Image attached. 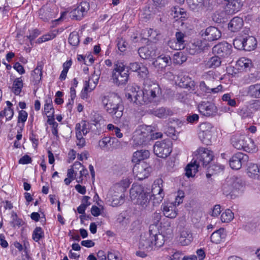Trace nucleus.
Segmentation results:
<instances>
[{"label": "nucleus", "mask_w": 260, "mask_h": 260, "mask_svg": "<svg viewBox=\"0 0 260 260\" xmlns=\"http://www.w3.org/2000/svg\"><path fill=\"white\" fill-rule=\"evenodd\" d=\"M44 237V232L40 227H37L33 231L32 238L36 242H38Z\"/></svg>", "instance_id": "obj_49"}, {"label": "nucleus", "mask_w": 260, "mask_h": 260, "mask_svg": "<svg viewBox=\"0 0 260 260\" xmlns=\"http://www.w3.org/2000/svg\"><path fill=\"white\" fill-rule=\"evenodd\" d=\"M56 10L55 7L50 8L48 6L43 7L39 12V15L40 19L44 21H48L56 17Z\"/></svg>", "instance_id": "obj_24"}, {"label": "nucleus", "mask_w": 260, "mask_h": 260, "mask_svg": "<svg viewBox=\"0 0 260 260\" xmlns=\"http://www.w3.org/2000/svg\"><path fill=\"white\" fill-rule=\"evenodd\" d=\"M129 197L131 201L141 211L146 210L150 205L151 198L149 193L145 191L141 185L133 184L129 191Z\"/></svg>", "instance_id": "obj_5"}, {"label": "nucleus", "mask_w": 260, "mask_h": 260, "mask_svg": "<svg viewBox=\"0 0 260 260\" xmlns=\"http://www.w3.org/2000/svg\"><path fill=\"white\" fill-rule=\"evenodd\" d=\"M187 3L190 9L194 10L204 5V0H187Z\"/></svg>", "instance_id": "obj_51"}, {"label": "nucleus", "mask_w": 260, "mask_h": 260, "mask_svg": "<svg viewBox=\"0 0 260 260\" xmlns=\"http://www.w3.org/2000/svg\"><path fill=\"white\" fill-rule=\"evenodd\" d=\"M224 229L220 228L213 232L211 235V241L214 243L218 244L220 243L225 238Z\"/></svg>", "instance_id": "obj_35"}, {"label": "nucleus", "mask_w": 260, "mask_h": 260, "mask_svg": "<svg viewBox=\"0 0 260 260\" xmlns=\"http://www.w3.org/2000/svg\"><path fill=\"white\" fill-rule=\"evenodd\" d=\"M213 125L209 122H203L199 126V138L203 143L209 145L211 142Z\"/></svg>", "instance_id": "obj_14"}, {"label": "nucleus", "mask_w": 260, "mask_h": 260, "mask_svg": "<svg viewBox=\"0 0 260 260\" xmlns=\"http://www.w3.org/2000/svg\"><path fill=\"white\" fill-rule=\"evenodd\" d=\"M114 140H116L115 138L106 137L99 141V145L101 148L105 149L108 147L109 145H111V142L113 143Z\"/></svg>", "instance_id": "obj_48"}, {"label": "nucleus", "mask_w": 260, "mask_h": 260, "mask_svg": "<svg viewBox=\"0 0 260 260\" xmlns=\"http://www.w3.org/2000/svg\"><path fill=\"white\" fill-rule=\"evenodd\" d=\"M44 112L48 117L54 116V110L52 105V102L51 98H48L45 101L44 105Z\"/></svg>", "instance_id": "obj_41"}, {"label": "nucleus", "mask_w": 260, "mask_h": 260, "mask_svg": "<svg viewBox=\"0 0 260 260\" xmlns=\"http://www.w3.org/2000/svg\"><path fill=\"white\" fill-rule=\"evenodd\" d=\"M185 60V57L182 56V54L180 52H177L174 54V61L175 63H182Z\"/></svg>", "instance_id": "obj_60"}, {"label": "nucleus", "mask_w": 260, "mask_h": 260, "mask_svg": "<svg viewBox=\"0 0 260 260\" xmlns=\"http://www.w3.org/2000/svg\"><path fill=\"white\" fill-rule=\"evenodd\" d=\"M80 40L78 34L73 31L70 34L69 43L73 46H77L79 44Z\"/></svg>", "instance_id": "obj_45"}, {"label": "nucleus", "mask_w": 260, "mask_h": 260, "mask_svg": "<svg viewBox=\"0 0 260 260\" xmlns=\"http://www.w3.org/2000/svg\"><path fill=\"white\" fill-rule=\"evenodd\" d=\"M247 93L252 98H260V83L250 85L247 88Z\"/></svg>", "instance_id": "obj_34"}, {"label": "nucleus", "mask_w": 260, "mask_h": 260, "mask_svg": "<svg viewBox=\"0 0 260 260\" xmlns=\"http://www.w3.org/2000/svg\"><path fill=\"white\" fill-rule=\"evenodd\" d=\"M43 64L42 62H39L37 67L34 70L32 75L37 80H40L42 75Z\"/></svg>", "instance_id": "obj_52"}, {"label": "nucleus", "mask_w": 260, "mask_h": 260, "mask_svg": "<svg viewBox=\"0 0 260 260\" xmlns=\"http://www.w3.org/2000/svg\"><path fill=\"white\" fill-rule=\"evenodd\" d=\"M182 86L184 88H192L194 85V82L188 76H184L181 79Z\"/></svg>", "instance_id": "obj_46"}, {"label": "nucleus", "mask_w": 260, "mask_h": 260, "mask_svg": "<svg viewBox=\"0 0 260 260\" xmlns=\"http://www.w3.org/2000/svg\"><path fill=\"white\" fill-rule=\"evenodd\" d=\"M231 143L236 149L243 150L249 153H254L258 150L253 140L245 135L236 134L232 136Z\"/></svg>", "instance_id": "obj_7"}, {"label": "nucleus", "mask_w": 260, "mask_h": 260, "mask_svg": "<svg viewBox=\"0 0 260 260\" xmlns=\"http://www.w3.org/2000/svg\"><path fill=\"white\" fill-rule=\"evenodd\" d=\"M244 39H235L233 41L234 47L238 49H244Z\"/></svg>", "instance_id": "obj_58"}, {"label": "nucleus", "mask_w": 260, "mask_h": 260, "mask_svg": "<svg viewBox=\"0 0 260 260\" xmlns=\"http://www.w3.org/2000/svg\"><path fill=\"white\" fill-rule=\"evenodd\" d=\"M109 196L111 197V205L116 207L122 205L125 201V193L121 190L115 189L114 186L110 189Z\"/></svg>", "instance_id": "obj_18"}, {"label": "nucleus", "mask_w": 260, "mask_h": 260, "mask_svg": "<svg viewBox=\"0 0 260 260\" xmlns=\"http://www.w3.org/2000/svg\"><path fill=\"white\" fill-rule=\"evenodd\" d=\"M176 40L170 41L168 44L174 50H181L185 48V35L183 33L178 31L175 34Z\"/></svg>", "instance_id": "obj_22"}, {"label": "nucleus", "mask_w": 260, "mask_h": 260, "mask_svg": "<svg viewBox=\"0 0 260 260\" xmlns=\"http://www.w3.org/2000/svg\"><path fill=\"white\" fill-rule=\"evenodd\" d=\"M227 2L224 12L219 14L218 12H216L214 13L213 19L216 22H221L223 20L226 14L232 15L239 11L242 6L240 0H232Z\"/></svg>", "instance_id": "obj_11"}, {"label": "nucleus", "mask_w": 260, "mask_h": 260, "mask_svg": "<svg viewBox=\"0 0 260 260\" xmlns=\"http://www.w3.org/2000/svg\"><path fill=\"white\" fill-rule=\"evenodd\" d=\"M171 63V59L169 56H159L153 62V64L158 71H162Z\"/></svg>", "instance_id": "obj_26"}, {"label": "nucleus", "mask_w": 260, "mask_h": 260, "mask_svg": "<svg viewBox=\"0 0 260 260\" xmlns=\"http://www.w3.org/2000/svg\"><path fill=\"white\" fill-rule=\"evenodd\" d=\"M129 74L125 70V64L119 61L114 63L111 79L114 84L120 86L125 85L128 80Z\"/></svg>", "instance_id": "obj_8"}, {"label": "nucleus", "mask_w": 260, "mask_h": 260, "mask_svg": "<svg viewBox=\"0 0 260 260\" xmlns=\"http://www.w3.org/2000/svg\"><path fill=\"white\" fill-rule=\"evenodd\" d=\"M243 26V19L239 17L233 18L229 23V28L232 31H239Z\"/></svg>", "instance_id": "obj_31"}, {"label": "nucleus", "mask_w": 260, "mask_h": 260, "mask_svg": "<svg viewBox=\"0 0 260 260\" xmlns=\"http://www.w3.org/2000/svg\"><path fill=\"white\" fill-rule=\"evenodd\" d=\"M56 35V33L54 32V31H50L48 34H46L41 37L39 38L37 40L38 43H41L50 40L54 39Z\"/></svg>", "instance_id": "obj_50"}, {"label": "nucleus", "mask_w": 260, "mask_h": 260, "mask_svg": "<svg viewBox=\"0 0 260 260\" xmlns=\"http://www.w3.org/2000/svg\"><path fill=\"white\" fill-rule=\"evenodd\" d=\"M23 80L22 77L16 78L13 82L12 91L15 95H19L23 87Z\"/></svg>", "instance_id": "obj_42"}, {"label": "nucleus", "mask_w": 260, "mask_h": 260, "mask_svg": "<svg viewBox=\"0 0 260 260\" xmlns=\"http://www.w3.org/2000/svg\"><path fill=\"white\" fill-rule=\"evenodd\" d=\"M117 45L120 52H123L126 50L127 44L122 38H119L118 39Z\"/></svg>", "instance_id": "obj_56"}, {"label": "nucleus", "mask_w": 260, "mask_h": 260, "mask_svg": "<svg viewBox=\"0 0 260 260\" xmlns=\"http://www.w3.org/2000/svg\"><path fill=\"white\" fill-rule=\"evenodd\" d=\"M91 122L94 125L98 124H101L103 122V118L102 116L98 113L93 112L91 114Z\"/></svg>", "instance_id": "obj_47"}, {"label": "nucleus", "mask_w": 260, "mask_h": 260, "mask_svg": "<svg viewBox=\"0 0 260 260\" xmlns=\"http://www.w3.org/2000/svg\"><path fill=\"white\" fill-rule=\"evenodd\" d=\"M5 116L6 120H10L14 114L13 110L11 108H7L4 109Z\"/></svg>", "instance_id": "obj_63"}, {"label": "nucleus", "mask_w": 260, "mask_h": 260, "mask_svg": "<svg viewBox=\"0 0 260 260\" xmlns=\"http://www.w3.org/2000/svg\"><path fill=\"white\" fill-rule=\"evenodd\" d=\"M244 50L248 51L253 50L257 44L255 38L252 36H248L244 38Z\"/></svg>", "instance_id": "obj_36"}, {"label": "nucleus", "mask_w": 260, "mask_h": 260, "mask_svg": "<svg viewBox=\"0 0 260 260\" xmlns=\"http://www.w3.org/2000/svg\"><path fill=\"white\" fill-rule=\"evenodd\" d=\"M205 81L201 82L200 90L206 93H217L223 91V86L219 84L222 78L217 72L210 71L204 75Z\"/></svg>", "instance_id": "obj_4"}, {"label": "nucleus", "mask_w": 260, "mask_h": 260, "mask_svg": "<svg viewBox=\"0 0 260 260\" xmlns=\"http://www.w3.org/2000/svg\"><path fill=\"white\" fill-rule=\"evenodd\" d=\"M208 41L207 40H197L189 46L188 52L190 54L198 53L208 49L209 47Z\"/></svg>", "instance_id": "obj_21"}, {"label": "nucleus", "mask_w": 260, "mask_h": 260, "mask_svg": "<svg viewBox=\"0 0 260 260\" xmlns=\"http://www.w3.org/2000/svg\"><path fill=\"white\" fill-rule=\"evenodd\" d=\"M131 182L128 178L121 180L119 182L116 183L114 187L115 189L121 190L125 192L127 188L129 186Z\"/></svg>", "instance_id": "obj_44"}, {"label": "nucleus", "mask_w": 260, "mask_h": 260, "mask_svg": "<svg viewBox=\"0 0 260 260\" xmlns=\"http://www.w3.org/2000/svg\"><path fill=\"white\" fill-rule=\"evenodd\" d=\"M151 126H140L134 133L132 137L133 145L134 147L142 146L149 140L151 139Z\"/></svg>", "instance_id": "obj_9"}, {"label": "nucleus", "mask_w": 260, "mask_h": 260, "mask_svg": "<svg viewBox=\"0 0 260 260\" xmlns=\"http://www.w3.org/2000/svg\"><path fill=\"white\" fill-rule=\"evenodd\" d=\"M236 66L239 70H246L251 67L252 62L249 59L242 57L237 61Z\"/></svg>", "instance_id": "obj_39"}, {"label": "nucleus", "mask_w": 260, "mask_h": 260, "mask_svg": "<svg viewBox=\"0 0 260 260\" xmlns=\"http://www.w3.org/2000/svg\"><path fill=\"white\" fill-rule=\"evenodd\" d=\"M220 37V31L217 28L214 26L208 27L205 31H202V39L207 40L209 42L216 40L219 39Z\"/></svg>", "instance_id": "obj_20"}, {"label": "nucleus", "mask_w": 260, "mask_h": 260, "mask_svg": "<svg viewBox=\"0 0 260 260\" xmlns=\"http://www.w3.org/2000/svg\"><path fill=\"white\" fill-rule=\"evenodd\" d=\"M27 118V113L24 110H21L19 112L18 115V122H22L24 123L26 121Z\"/></svg>", "instance_id": "obj_61"}, {"label": "nucleus", "mask_w": 260, "mask_h": 260, "mask_svg": "<svg viewBox=\"0 0 260 260\" xmlns=\"http://www.w3.org/2000/svg\"><path fill=\"white\" fill-rule=\"evenodd\" d=\"M31 161L32 159L31 157L26 154L24 155L19 160V163L23 165L31 163Z\"/></svg>", "instance_id": "obj_62"}, {"label": "nucleus", "mask_w": 260, "mask_h": 260, "mask_svg": "<svg viewBox=\"0 0 260 260\" xmlns=\"http://www.w3.org/2000/svg\"><path fill=\"white\" fill-rule=\"evenodd\" d=\"M172 142L170 140L157 141L153 146L155 154L161 158H166L172 152Z\"/></svg>", "instance_id": "obj_13"}, {"label": "nucleus", "mask_w": 260, "mask_h": 260, "mask_svg": "<svg viewBox=\"0 0 260 260\" xmlns=\"http://www.w3.org/2000/svg\"><path fill=\"white\" fill-rule=\"evenodd\" d=\"M247 174L251 178L258 179L260 176V166L256 164L249 163L247 168Z\"/></svg>", "instance_id": "obj_28"}, {"label": "nucleus", "mask_w": 260, "mask_h": 260, "mask_svg": "<svg viewBox=\"0 0 260 260\" xmlns=\"http://www.w3.org/2000/svg\"><path fill=\"white\" fill-rule=\"evenodd\" d=\"M40 34V32L39 30L37 29H35L30 31L29 35L27 36V38L30 41H31L36 38Z\"/></svg>", "instance_id": "obj_64"}, {"label": "nucleus", "mask_w": 260, "mask_h": 260, "mask_svg": "<svg viewBox=\"0 0 260 260\" xmlns=\"http://www.w3.org/2000/svg\"><path fill=\"white\" fill-rule=\"evenodd\" d=\"M163 214L167 218H175L178 214L177 207L174 203H164L161 205Z\"/></svg>", "instance_id": "obj_23"}, {"label": "nucleus", "mask_w": 260, "mask_h": 260, "mask_svg": "<svg viewBox=\"0 0 260 260\" xmlns=\"http://www.w3.org/2000/svg\"><path fill=\"white\" fill-rule=\"evenodd\" d=\"M80 175L77 176L76 178V181L78 183H82L83 180V177H86L88 174V172L87 170L83 167L79 172Z\"/></svg>", "instance_id": "obj_55"}, {"label": "nucleus", "mask_w": 260, "mask_h": 260, "mask_svg": "<svg viewBox=\"0 0 260 260\" xmlns=\"http://www.w3.org/2000/svg\"><path fill=\"white\" fill-rule=\"evenodd\" d=\"M75 130L77 138V145L79 148H82L84 147L85 145V139L83 138V135L81 133L80 124L79 123H78L76 124Z\"/></svg>", "instance_id": "obj_37"}, {"label": "nucleus", "mask_w": 260, "mask_h": 260, "mask_svg": "<svg viewBox=\"0 0 260 260\" xmlns=\"http://www.w3.org/2000/svg\"><path fill=\"white\" fill-rule=\"evenodd\" d=\"M138 73L139 75L144 79L147 77V75H148V70L147 68L144 66L143 65H142L139 69L138 70Z\"/></svg>", "instance_id": "obj_59"}, {"label": "nucleus", "mask_w": 260, "mask_h": 260, "mask_svg": "<svg viewBox=\"0 0 260 260\" xmlns=\"http://www.w3.org/2000/svg\"><path fill=\"white\" fill-rule=\"evenodd\" d=\"M147 169L141 166H135L133 169V171L139 179L142 180L148 176V172Z\"/></svg>", "instance_id": "obj_38"}, {"label": "nucleus", "mask_w": 260, "mask_h": 260, "mask_svg": "<svg viewBox=\"0 0 260 260\" xmlns=\"http://www.w3.org/2000/svg\"><path fill=\"white\" fill-rule=\"evenodd\" d=\"M80 124V131L83 136L86 135L89 131V123L83 121Z\"/></svg>", "instance_id": "obj_54"}, {"label": "nucleus", "mask_w": 260, "mask_h": 260, "mask_svg": "<svg viewBox=\"0 0 260 260\" xmlns=\"http://www.w3.org/2000/svg\"><path fill=\"white\" fill-rule=\"evenodd\" d=\"M151 193L150 198L153 206L159 205L165 196L163 191V181L161 179H157L154 181L152 185Z\"/></svg>", "instance_id": "obj_12"}, {"label": "nucleus", "mask_w": 260, "mask_h": 260, "mask_svg": "<svg viewBox=\"0 0 260 260\" xmlns=\"http://www.w3.org/2000/svg\"><path fill=\"white\" fill-rule=\"evenodd\" d=\"M220 218L222 222H230L234 219V214L230 209H226L222 213Z\"/></svg>", "instance_id": "obj_43"}, {"label": "nucleus", "mask_w": 260, "mask_h": 260, "mask_svg": "<svg viewBox=\"0 0 260 260\" xmlns=\"http://www.w3.org/2000/svg\"><path fill=\"white\" fill-rule=\"evenodd\" d=\"M231 46L226 43L218 44L214 46L213 51L218 55L225 57L231 53Z\"/></svg>", "instance_id": "obj_25"}, {"label": "nucleus", "mask_w": 260, "mask_h": 260, "mask_svg": "<svg viewBox=\"0 0 260 260\" xmlns=\"http://www.w3.org/2000/svg\"><path fill=\"white\" fill-rule=\"evenodd\" d=\"M193 240L192 234L186 230H183L179 237V243L183 246L189 245Z\"/></svg>", "instance_id": "obj_30"}, {"label": "nucleus", "mask_w": 260, "mask_h": 260, "mask_svg": "<svg viewBox=\"0 0 260 260\" xmlns=\"http://www.w3.org/2000/svg\"><path fill=\"white\" fill-rule=\"evenodd\" d=\"M138 53L142 58L149 59L156 56V49L151 46H145L139 48Z\"/></svg>", "instance_id": "obj_27"}, {"label": "nucleus", "mask_w": 260, "mask_h": 260, "mask_svg": "<svg viewBox=\"0 0 260 260\" xmlns=\"http://www.w3.org/2000/svg\"><path fill=\"white\" fill-rule=\"evenodd\" d=\"M151 113L159 118H166L168 116L172 115L173 112L170 109L161 107L151 111Z\"/></svg>", "instance_id": "obj_33"}, {"label": "nucleus", "mask_w": 260, "mask_h": 260, "mask_svg": "<svg viewBox=\"0 0 260 260\" xmlns=\"http://www.w3.org/2000/svg\"><path fill=\"white\" fill-rule=\"evenodd\" d=\"M89 9V4L86 2H82L69 13V16L72 19L81 20Z\"/></svg>", "instance_id": "obj_17"}, {"label": "nucleus", "mask_w": 260, "mask_h": 260, "mask_svg": "<svg viewBox=\"0 0 260 260\" xmlns=\"http://www.w3.org/2000/svg\"><path fill=\"white\" fill-rule=\"evenodd\" d=\"M221 62L220 57L214 56L206 61L205 66L207 68H215L219 67Z\"/></svg>", "instance_id": "obj_40"}, {"label": "nucleus", "mask_w": 260, "mask_h": 260, "mask_svg": "<svg viewBox=\"0 0 260 260\" xmlns=\"http://www.w3.org/2000/svg\"><path fill=\"white\" fill-rule=\"evenodd\" d=\"M129 197L131 201L141 211L146 210L150 205L151 198L149 193L145 191L141 185L133 184L129 191Z\"/></svg>", "instance_id": "obj_6"}, {"label": "nucleus", "mask_w": 260, "mask_h": 260, "mask_svg": "<svg viewBox=\"0 0 260 260\" xmlns=\"http://www.w3.org/2000/svg\"><path fill=\"white\" fill-rule=\"evenodd\" d=\"M184 198V192L182 190H179L177 193V195L175 196V200L174 202H172V203H174V205H175V206L177 207L182 203Z\"/></svg>", "instance_id": "obj_53"}, {"label": "nucleus", "mask_w": 260, "mask_h": 260, "mask_svg": "<svg viewBox=\"0 0 260 260\" xmlns=\"http://www.w3.org/2000/svg\"><path fill=\"white\" fill-rule=\"evenodd\" d=\"M126 96L137 104H147L158 100L161 96V90L156 83L144 84L143 89L138 86L131 87Z\"/></svg>", "instance_id": "obj_1"}, {"label": "nucleus", "mask_w": 260, "mask_h": 260, "mask_svg": "<svg viewBox=\"0 0 260 260\" xmlns=\"http://www.w3.org/2000/svg\"><path fill=\"white\" fill-rule=\"evenodd\" d=\"M200 166V162H198L197 160H194L193 162L191 161L185 168L186 176L188 178L194 176Z\"/></svg>", "instance_id": "obj_32"}, {"label": "nucleus", "mask_w": 260, "mask_h": 260, "mask_svg": "<svg viewBox=\"0 0 260 260\" xmlns=\"http://www.w3.org/2000/svg\"><path fill=\"white\" fill-rule=\"evenodd\" d=\"M248 159V156L242 152H238L232 156L229 160L231 168L233 170L240 169Z\"/></svg>", "instance_id": "obj_19"}, {"label": "nucleus", "mask_w": 260, "mask_h": 260, "mask_svg": "<svg viewBox=\"0 0 260 260\" xmlns=\"http://www.w3.org/2000/svg\"><path fill=\"white\" fill-rule=\"evenodd\" d=\"M163 244V236L159 234L156 225L152 224L149 226V233L141 237L139 248L149 251L154 247H159Z\"/></svg>", "instance_id": "obj_3"}, {"label": "nucleus", "mask_w": 260, "mask_h": 260, "mask_svg": "<svg viewBox=\"0 0 260 260\" xmlns=\"http://www.w3.org/2000/svg\"><path fill=\"white\" fill-rule=\"evenodd\" d=\"M150 156V152L147 150H140L135 152L132 157V161L138 163L141 160L148 158Z\"/></svg>", "instance_id": "obj_29"}, {"label": "nucleus", "mask_w": 260, "mask_h": 260, "mask_svg": "<svg viewBox=\"0 0 260 260\" xmlns=\"http://www.w3.org/2000/svg\"><path fill=\"white\" fill-rule=\"evenodd\" d=\"M198 162H200V166H206L211 161L213 158V152L210 150L204 147L199 148L194 153Z\"/></svg>", "instance_id": "obj_15"}, {"label": "nucleus", "mask_w": 260, "mask_h": 260, "mask_svg": "<svg viewBox=\"0 0 260 260\" xmlns=\"http://www.w3.org/2000/svg\"><path fill=\"white\" fill-rule=\"evenodd\" d=\"M243 187L242 180L236 176H232L226 179L222 189L223 194L228 196L231 193H239L243 191Z\"/></svg>", "instance_id": "obj_10"}, {"label": "nucleus", "mask_w": 260, "mask_h": 260, "mask_svg": "<svg viewBox=\"0 0 260 260\" xmlns=\"http://www.w3.org/2000/svg\"><path fill=\"white\" fill-rule=\"evenodd\" d=\"M200 113L206 117H212L217 113L218 109L215 104L210 102H202L198 106Z\"/></svg>", "instance_id": "obj_16"}, {"label": "nucleus", "mask_w": 260, "mask_h": 260, "mask_svg": "<svg viewBox=\"0 0 260 260\" xmlns=\"http://www.w3.org/2000/svg\"><path fill=\"white\" fill-rule=\"evenodd\" d=\"M172 13L174 14L173 16L174 18L179 17V16L182 17L185 14V11L182 8L175 7L172 10Z\"/></svg>", "instance_id": "obj_57"}, {"label": "nucleus", "mask_w": 260, "mask_h": 260, "mask_svg": "<svg viewBox=\"0 0 260 260\" xmlns=\"http://www.w3.org/2000/svg\"><path fill=\"white\" fill-rule=\"evenodd\" d=\"M100 100L105 110L113 116V118L119 119L123 115L124 109L122 101L115 93H109L101 96Z\"/></svg>", "instance_id": "obj_2"}]
</instances>
